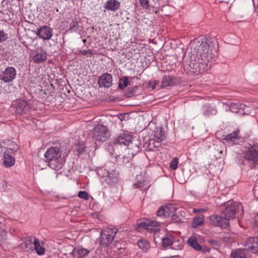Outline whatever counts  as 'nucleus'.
<instances>
[{"label": "nucleus", "mask_w": 258, "mask_h": 258, "mask_svg": "<svg viewBox=\"0 0 258 258\" xmlns=\"http://www.w3.org/2000/svg\"><path fill=\"white\" fill-rule=\"evenodd\" d=\"M44 158L48 166L55 170L61 169L66 161L60 148L56 147L48 148L44 154Z\"/></svg>", "instance_id": "1"}, {"label": "nucleus", "mask_w": 258, "mask_h": 258, "mask_svg": "<svg viewBox=\"0 0 258 258\" xmlns=\"http://www.w3.org/2000/svg\"><path fill=\"white\" fill-rule=\"evenodd\" d=\"M225 207L222 213L226 218H227L228 221L230 219L235 217L236 213L240 212V215L242 213L243 207L239 203L229 201L225 204Z\"/></svg>", "instance_id": "2"}, {"label": "nucleus", "mask_w": 258, "mask_h": 258, "mask_svg": "<svg viewBox=\"0 0 258 258\" xmlns=\"http://www.w3.org/2000/svg\"><path fill=\"white\" fill-rule=\"evenodd\" d=\"M159 223L156 221L149 219H142L138 220L137 223V229L139 230L140 228L145 229L150 232H158L159 228Z\"/></svg>", "instance_id": "3"}, {"label": "nucleus", "mask_w": 258, "mask_h": 258, "mask_svg": "<svg viewBox=\"0 0 258 258\" xmlns=\"http://www.w3.org/2000/svg\"><path fill=\"white\" fill-rule=\"evenodd\" d=\"M116 233L115 229L106 228L101 232L100 237V244L104 247H107L111 244Z\"/></svg>", "instance_id": "4"}, {"label": "nucleus", "mask_w": 258, "mask_h": 258, "mask_svg": "<svg viewBox=\"0 0 258 258\" xmlns=\"http://www.w3.org/2000/svg\"><path fill=\"white\" fill-rule=\"evenodd\" d=\"M17 149V146L12 143L10 146L4 153V164L6 167H12L15 164V159L12 154Z\"/></svg>", "instance_id": "5"}, {"label": "nucleus", "mask_w": 258, "mask_h": 258, "mask_svg": "<svg viewBox=\"0 0 258 258\" xmlns=\"http://www.w3.org/2000/svg\"><path fill=\"white\" fill-rule=\"evenodd\" d=\"M109 137V133L106 126L102 125H96L93 131V138L99 141L105 142Z\"/></svg>", "instance_id": "6"}, {"label": "nucleus", "mask_w": 258, "mask_h": 258, "mask_svg": "<svg viewBox=\"0 0 258 258\" xmlns=\"http://www.w3.org/2000/svg\"><path fill=\"white\" fill-rule=\"evenodd\" d=\"M17 71L13 67H8L0 71V80L5 83H11L16 78Z\"/></svg>", "instance_id": "7"}, {"label": "nucleus", "mask_w": 258, "mask_h": 258, "mask_svg": "<svg viewBox=\"0 0 258 258\" xmlns=\"http://www.w3.org/2000/svg\"><path fill=\"white\" fill-rule=\"evenodd\" d=\"M245 249L252 253H258V237L248 238L244 244Z\"/></svg>", "instance_id": "8"}, {"label": "nucleus", "mask_w": 258, "mask_h": 258, "mask_svg": "<svg viewBox=\"0 0 258 258\" xmlns=\"http://www.w3.org/2000/svg\"><path fill=\"white\" fill-rule=\"evenodd\" d=\"M230 109L233 112H240L243 114H251L250 106L239 103H231L229 105Z\"/></svg>", "instance_id": "9"}, {"label": "nucleus", "mask_w": 258, "mask_h": 258, "mask_svg": "<svg viewBox=\"0 0 258 258\" xmlns=\"http://www.w3.org/2000/svg\"><path fill=\"white\" fill-rule=\"evenodd\" d=\"M210 222L211 224L217 226L226 228L229 225V222L227 218L222 217L218 215H212L210 217Z\"/></svg>", "instance_id": "10"}, {"label": "nucleus", "mask_w": 258, "mask_h": 258, "mask_svg": "<svg viewBox=\"0 0 258 258\" xmlns=\"http://www.w3.org/2000/svg\"><path fill=\"white\" fill-rule=\"evenodd\" d=\"M36 34L43 40H49L52 36V30L48 26H43L37 30Z\"/></svg>", "instance_id": "11"}, {"label": "nucleus", "mask_w": 258, "mask_h": 258, "mask_svg": "<svg viewBox=\"0 0 258 258\" xmlns=\"http://www.w3.org/2000/svg\"><path fill=\"white\" fill-rule=\"evenodd\" d=\"M244 157L249 161L255 162L258 160V148L253 146L249 148L244 154Z\"/></svg>", "instance_id": "12"}, {"label": "nucleus", "mask_w": 258, "mask_h": 258, "mask_svg": "<svg viewBox=\"0 0 258 258\" xmlns=\"http://www.w3.org/2000/svg\"><path fill=\"white\" fill-rule=\"evenodd\" d=\"M198 53L201 57V59L203 60L205 59L208 60L209 57H212V56H210L209 45L206 42H202L199 46Z\"/></svg>", "instance_id": "13"}, {"label": "nucleus", "mask_w": 258, "mask_h": 258, "mask_svg": "<svg viewBox=\"0 0 258 258\" xmlns=\"http://www.w3.org/2000/svg\"><path fill=\"white\" fill-rule=\"evenodd\" d=\"M240 138L239 135V130L236 131L225 136L223 138V143L226 145L231 146L235 143V141Z\"/></svg>", "instance_id": "14"}, {"label": "nucleus", "mask_w": 258, "mask_h": 258, "mask_svg": "<svg viewBox=\"0 0 258 258\" xmlns=\"http://www.w3.org/2000/svg\"><path fill=\"white\" fill-rule=\"evenodd\" d=\"M112 84V76L108 73H105L100 77L98 85L100 87L109 88Z\"/></svg>", "instance_id": "15"}, {"label": "nucleus", "mask_w": 258, "mask_h": 258, "mask_svg": "<svg viewBox=\"0 0 258 258\" xmlns=\"http://www.w3.org/2000/svg\"><path fill=\"white\" fill-rule=\"evenodd\" d=\"M105 171L106 173L103 176L108 177L110 180L116 179L118 176V173L115 170L113 163H109L108 165L106 166Z\"/></svg>", "instance_id": "16"}, {"label": "nucleus", "mask_w": 258, "mask_h": 258, "mask_svg": "<svg viewBox=\"0 0 258 258\" xmlns=\"http://www.w3.org/2000/svg\"><path fill=\"white\" fill-rule=\"evenodd\" d=\"M132 136L127 133H124L118 137L116 140L117 144L126 146H128L132 144Z\"/></svg>", "instance_id": "17"}, {"label": "nucleus", "mask_w": 258, "mask_h": 258, "mask_svg": "<svg viewBox=\"0 0 258 258\" xmlns=\"http://www.w3.org/2000/svg\"><path fill=\"white\" fill-rule=\"evenodd\" d=\"M90 251L82 247H77L74 248L70 253L74 258H83L87 255Z\"/></svg>", "instance_id": "18"}, {"label": "nucleus", "mask_w": 258, "mask_h": 258, "mask_svg": "<svg viewBox=\"0 0 258 258\" xmlns=\"http://www.w3.org/2000/svg\"><path fill=\"white\" fill-rule=\"evenodd\" d=\"M175 211L173 206L168 205L165 207L160 208L157 212V214L159 216H172Z\"/></svg>", "instance_id": "19"}, {"label": "nucleus", "mask_w": 258, "mask_h": 258, "mask_svg": "<svg viewBox=\"0 0 258 258\" xmlns=\"http://www.w3.org/2000/svg\"><path fill=\"white\" fill-rule=\"evenodd\" d=\"M29 109V104L26 101L22 100L17 104L16 107V111L17 113L23 114L28 111Z\"/></svg>", "instance_id": "20"}, {"label": "nucleus", "mask_w": 258, "mask_h": 258, "mask_svg": "<svg viewBox=\"0 0 258 258\" xmlns=\"http://www.w3.org/2000/svg\"><path fill=\"white\" fill-rule=\"evenodd\" d=\"M35 237L29 236L25 238L23 242L21 243V247L23 249H25L27 251L33 250V245Z\"/></svg>", "instance_id": "21"}, {"label": "nucleus", "mask_w": 258, "mask_h": 258, "mask_svg": "<svg viewBox=\"0 0 258 258\" xmlns=\"http://www.w3.org/2000/svg\"><path fill=\"white\" fill-rule=\"evenodd\" d=\"M120 7V2L117 0H107L104 5V8L107 10L115 11Z\"/></svg>", "instance_id": "22"}, {"label": "nucleus", "mask_w": 258, "mask_h": 258, "mask_svg": "<svg viewBox=\"0 0 258 258\" xmlns=\"http://www.w3.org/2000/svg\"><path fill=\"white\" fill-rule=\"evenodd\" d=\"M47 57L46 52L42 49L38 51L36 54L33 57V61L35 63H40L44 61Z\"/></svg>", "instance_id": "23"}, {"label": "nucleus", "mask_w": 258, "mask_h": 258, "mask_svg": "<svg viewBox=\"0 0 258 258\" xmlns=\"http://www.w3.org/2000/svg\"><path fill=\"white\" fill-rule=\"evenodd\" d=\"M137 244L139 248L143 252H147L151 248L150 243L147 240L140 238L138 240Z\"/></svg>", "instance_id": "24"}, {"label": "nucleus", "mask_w": 258, "mask_h": 258, "mask_svg": "<svg viewBox=\"0 0 258 258\" xmlns=\"http://www.w3.org/2000/svg\"><path fill=\"white\" fill-rule=\"evenodd\" d=\"M34 248L38 255H41L45 253V248L43 247V243L39 239L35 238L34 241Z\"/></svg>", "instance_id": "25"}, {"label": "nucleus", "mask_w": 258, "mask_h": 258, "mask_svg": "<svg viewBox=\"0 0 258 258\" xmlns=\"http://www.w3.org/2000/svg\"><path fill=\"white\" fill-rule=\"evenodd\" d=\"M188 243L190 246L192 247L196 250L202 251L203 249L202 246L197 241V239L195 237L192 236L188 240Z\"/></svg>", "instance_id": "26"}, {"label": "nucleus", "mask_w": 258, "mask_h": 258, "mask_svg": "<svg viewBox=\"0 0 258 258\" xmlns=\"http://www.w3.org/2000/svg\"><path fill=\"white\" fill-rule=\"evenodd\" d=\"M203 66L202 61L197 63L196 62H191L189 64L191 68H193V72L199 73H202L205 71V69L202 67Z\"/></svg>", "instance_id": "27"}, {"label": "nucleus", "mask_w": 258, "mask_h": 258, "mask_svg": "<svg viewBox=\"0 0 258 258\" xmlns=\"http://www.w3.org/2000/svg\"><path fill=\"white\" fill-rule=\"evenodd\" d=\"M165 139L164 133L161 128H157L155 131L153 139L156 141H162Z\"/></svg>", "instance_id": "28"}, {"label": "nucleus", "mask_w": 258, "mask_h": 258, "mask_svg": "<svg viewBox=\"0 0 258 258\" xmlns=\"http://www.w3.org/2000/svg\"><path fill=\"white\" fill-rule=\"evenodd\" d=\"M170 246L172 249L175 250H180L183 247V241L182 240L179 239H175L174 237V239L172 240Z\"/></svg>", "instance_id": "29"}, {"label": "nucleus", "mask_w": 258, "mask_h": 258, "mask_svg": "<svg viewBox=\"0 0 258 258\" xmlns=\"http://www.w3.org/2000/svg\"><path fill=\"white\" fill-rule=\"evenodd\" d=\"M173 84V77L172 76H165L163 77L161 82V86L162 87H166L167 86H172Z\"/></svg>", "instance_id": "30"}, {"label": "nucleus", "mask_w": 258, "mask_h": 258, "mask_svg": "<svg viewBox=\"0 0 258 258\" xmlns=\"http://www.w3.org/2000/svg\"><path fill=\"white\" fill-rule=\"evenodd\" d=\"M174 239V236L170 234H167L162 238V245L164 247L170 246L172 243V240Z\"/></svg>", "instance_id": "31"}, {"label": "nucleus", "mask_w": 258, "mask_h": 258, "mask_svg": "<svg viewBox=\"0 0 258 258\" xmlns=\"http://www.w3.org/2000/svg\"><path fill=\"white\" fill-rule=\"evenodd\" d=\"M204 221V216L201 215L193 219L191 226L194 228L198 227L203 224Z\"/></svg>", "instance_id": "32"}, {"label": "nucleus", "mask_w": 258, "mask_h": 258, "mask_svg": "<svg viewBox=\"0 0 258 258\" xmlns=\"http://www.w3.org/2000/svg\"><path fill=\"white\" fill-rule=\"evenodd\" d=\"M231 257L232 258H246L245 254L242 249H237L232 252Z\"/></svg>", "instance_id": "33"}, {"label": "nucleus", "mask_w": 258, "mask_h": 258, "mask_svg": "<svg viewBox=\"0 0 258 258\" xmlns=\"http://www.w3.org/2000/svg\"><path fill=\"white\" fill-rule=\"evenodd\" d=\"M130 83L127 77H124L119 80L118 87L119 89L123 90Z\"/></svg>", "instance_id": "34"}, {"label": "nucleus", "mask_w": 258, "mask_h": 258, "mask_svg": "<svg viewBox=\"0 0 258 258\" xmlns=\"http://www.w3.org/2000/svg\"><path fill=\"white\" fill-rule=\"evenodd\" d=\"M79 28V24L76 20H73L70 24L69 31L71 32H76Z\"/></svg>", "instance_id": "35"}, {"label": "nucleus", "mask_w": 258, "mask_h": 258, "mask_svg": "<svg viewBox=\"0 0 258 258\" xmlns=\"http://www.w3.org/2000/svg\"><path fill=\"white\" fill-rule=\"evenodd\" d=\"M160 141H156L154 139H150L149 141L150 149L153 150V148H158L160 146Z\"/></svg>", "instance_id": "36"}, {"label": "nucleus", "mask_w": 258, "mask_h": 258, "mask_svg": "<svg viewBox=\"0 0 258 258\" xmlns=\"http://www.w3.org/2000/svg\"><path fill=\"white\" fill-rule=\"evenodd\" d=\"M8 39V33L3 30H0V42H3Z\"/></svg>", "instance_id": "37"}, {"label": "nucleus", "mask_w": 258, "mask_h": 258, "mask_svg": "<svg viewBox=\"0 0 258 258\" xmlns=\"http://www.w3.org/2000/svg\"><path fill=\"white\" fill-rule=\"evenodd\" d=\"M178 161L176 158H174L170 163V167L173 170L177 169L178 167Z\"/></svg>", "instance_id": "38"}, {"label": "nucleus", "mask_w": 258, "mask_h": 258, "mask_svg": "<svg viewBox=\"0 0 258 258\" xmlns=\"http://www.w3.org/2000/svg\"><path fill=\"white\" fill-rule=\"evenodd\" d=\"M78 197L82 199L87 200L89 199V194L85 191H80L78 193Z\"/></svg>", "instance_id": "39"}, {"label": "nucleus", "mask_w": 258, "mask_h": 258, "mask_svg": "<svg viewBox=\"0 0 258 258\" xmlns=\"http://www.w3.org/2000/svg\"><path fill=\"white\" fill-rule=\"evenodd\" d=\"M141 5L144 9H148L149 7L148 0H139Z\"/></svg>", "instance_id": "40"}, {"label": "nucleus", "mask_w": 258, "mask_h": 258, "mask_svg": "<svg viewBox=\"0 0 258 258\" xmlns=\"http://www.w3.org/2000/svg\"><path fill=\"white\" fill-rule=\"evenodd\" d=\"M80 54L83 55H92V52L91 50L88 49V50H83L80 51Z\"/></svg>", "instance_id": "41"}, {"label": "nucleus", "mask_w": 258, "mask_h": 258, "mask_svg": "<svg viewBox=\"0 0 258 258\" xmlns=\"http://www.w3.org/2000/svg\"><path fill=\"white\" fill-rule=\"evenodd\" d=\"M144 182L139 181L138 183H134L133 186L135 188H139L142 187L144 185Z\"/></svg>", "instance_id": "42"}, {"label": "nucleus", "mask_w": 258, "mask_h": 258, "mask_svg": "<svg viewBox=\"0 0 258 258\" xmlns=\"http://www.w3.org/2000/svg\"><path fill=\"white\" fill-rule=\"evenodd\" d=\"M126 117V114H120L118 116V118L121 121L125 120Z\"/></svg>", "instance_id": "43"}, {"label": "nucleus", "mask_w": 258, "mask_h": 258, "mask_svg": "<svg viewBox=\"0 0 258 258\" xmlns=\"http://www.w3.org/2000/svg\"><path fill=\"white\" fill-rule=\"evenodd\" d=\"M84 150V146H83V147H82L81 148V149L79 148V149H78V151H79L80 153L82 152Z\"/></svg>", "instance_id": "44"}, {"label": "nucleus", "mask_w": 258, "mask_h": 258, "mask_svg": "<svg viewBox=\"0 0 258 258\" xmlns=\"http://www.w3.org/2000/svg\"><path fill=\"white\" fill-rule=\"evenodd\" d=\"M169 258H182V257L179 256H178V255H173V256L169 257Z\"/></svg>", "instance_id": "45"}, {"label": "nucleus", "mask_w": 258, "mask_h": 258, "mask_svg": "<svg viewBox=\"0 0 258 258\" xmlns=\"http://www.w3.org/2000/svg\"><path fill=\"white\" fill-rule=\"evenodd\" d=\"M83 42L84 43H85L86 42V39H83Z\"/></svg>", "instance_id": "46"}, {"label": "nucleus", "mask_w": 258, "mask_h": 258, "mask_svg": "<svg viewBox=\"0 0 258 258\" xmlns=\"http://www.w3.org/2000/svg\"><path fill=\"white\" fill-rule=\"evenodd\" d=\"M135 147L136 148V149H137V150H139V147L138 146H135Z\"/></svg>", "instance_id": "47"}, {"label": "nucleus", "mask_w": 258, "mask_h": 258, "mask_svg": "<svg viewBox=\"0 0 258 258\" xmlns=\"http://www.w3.org/2000/svg\"><path fill=\"white\" fill-rule=\"evenodd\" d=\"M120 250L124 251V249L123 248L120 249Z\"/></svg>", "instance_id": "48"}, {"label": "nucleus", "mask_w": 258, "mask_h": 258, "mask_svg": "<svg viewBox=\"0 0 258 258\" xmlns=\"http://www.w3.org/2000/svg\"><path fill=\"white\" fill-rule=\"evenodd\" d=\"M257 226H258V224H257Z\"/></svg>", "instance_id": "49"}]
</instances>
